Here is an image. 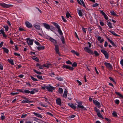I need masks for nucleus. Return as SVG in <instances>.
I'll return each instance as SVG.
<instances>
[{
    "label": "nucleus",
    "instance_id": "f257e3e1",
    "mask_svg": "<svg viewBox=\"0 0 123 123\" xmlns=\"http://www.w3.org/2000/svg\"><path fill=\"white\" fill-rule=\"evenodd\" d=\"M84 51L92 55L95 54V56H97L99 55V54L96 50H94L93 52V51L91 50V49L87 47H85L84 48Z\"/></svg>",
    "mask_w": 123,
    "mask_h": 123
},
{
    "label": "nucleus",
    "instance_id": "f03ea898",
    "mask_svg": "<svg viewBox=\"0 0 123 123\" xmlns=\"http://www.w3.org/2000/svg\"><path fill=\"white\" fill-rule=\"evenodd\" d=\"M51 23L53 25L55 26L57 29V31L59 33L61 36L63 35L62 32L60 29V26L57 23L54 22H52Z\"/></svg>",
    "mask_w": 123,
    "mask_h": 123
},
{
    "label": "nucleus",
    "instance_id": "7ed1b4c3",
    "mask_svg": "<svg viewBox=\"0 0 123 123\" xmlns=\"http://www.w3.org/2000/svg\"><path fill=\"white\" fill-rule=\"evenodd\" d=\"M0 6L4 8H8L13 6L12 5L7 4L4 3H0Z\"/></svg>",
    "mask_w": 123,
    "mask_h": 123
},
{
    "label": "nucleus",
    "instance_id": "20e7f679",
    "mask_svg": "<svg viewBox=\"0 0 123 123\" xmlns=\"http://www.w3.org/2000/svg\"><path fill=\"white\" fill-rule=\"evenodd\" d=\"M26 42L29 45H32L33 44L34 40L31 39L30 38H27L26 39Z\"/></svg>",
    "mask_w": 123,
    "mask_h": 123
},
{
    "label": "nucleus",
    "instance_id": "39448f33",
    "mask_svg": "<svg viewBox=\"0 0 123 123\" xmlns=\"http://www.w3.org/2000/svg\"><path fill=\"white\" fill-rule=\"evenodd\" d=\"M51 65L50 64H44L43 65H41V64L39 66V68L40 69H42L43 68L46 67L47 68H48L49 67L51 66Z\"/></svg>",
    "mask_w": 123,
    "mask_h": 123
},
{
    "label": "nucleus",
    "instance_id": "423d86ee",
    "mask_svg": "<svg viewBox=\"0 0 123 123\" xmlns=\"http://www.w3.org/2000/svg\"><path fill=\"white\" fill-rule=\"evenodd\" d=\"M101 51L104 55L106 59L108 58L109 54L104 49H102L101 50Z\"/></svg>",
    "mask_w": 123,
    "mask_h": 123
},
{
    "label": "nucleus",
    "instance_id": "0eeeda50",
    "mask_svg": "<svg viewBox=\"0 0 123 123\" xmlns=\"http://www.w3.org/2000/svg\"><path fill=\"white\" fill-rule=\"evenodd\" d=\"M104 64L108 69H112V66L110 63L105 62Z\"/></svg>",
    "mask_w": 123,
    "mask_h": 123
},
{
    "label": "nucleus",
    "instance_id": "6e6552de",
    "mask_svg": "<svg viewBox=\"0 0 123 123\" xmlns=\"http://www.w3.org/2000/svg\"><path fill=\"white\" fill-rule=\"evenodd\" d=\"M62 68L63 69L66 68V69H69V70H73L74 69V68L72 67H70L69 66L65 65L62 66Z\"/></svg>",
    "mask_w": 123,
    "mask_h": 123
},
{
    "label": "nucleus",
    "instance_id": "1a4fd4ad",
    "mask_svg": "<svg viewBox=\"0 0 123 123\" xmlns=\"http://www.w3.org/2000/svg\"><path fill=\"white\" fill-rule=\"evenodd\" d=\"M93 102L99 108L101 106L100 103L97 101L94 100H93Z\"/></svg>",
    "mask_w": 123,
    "mask_h": 123
},
{
    "label": "nucleus",
    "instance_id": "9d476101",
    "mask_svg": "<svg viewBox=\"0 0 123 123\" xmlns=\"http://www.w3.org/2000/svg\"><path fill=\"white\" fill-rule=\"evenodd\" d=\"M46 89L48 91L52 92L53 90H55V88L52 86H47Z\"/></svg>",
    "mask_w": 123,
    "mask_h": 123
},
{
    "label": "nucleus",
    "instance_id": "9b49d317",
    "mask_svg": "<svg viewBox=\"0 0 123 123\" xmlns=\"http://www.w3.org/2000/svg\"><path fill=\"white\" fill-rule=\"evenodd\" d=\"M2 34L3 37L6 38L7 37V35L5 34L4 29H2L0 30V34Z\"/></svg>",
    "mask_w": 123,
    "mask_h": 123
},
{
    "label": "nucleus",
    "instance_id": "f8f14e48",
    "mask_svg": "<svg viewBox=\"0 0 123 123\" xmlns=\"http://www.w3.org/2000/svg\"><path fill=\"white\" fill-rule=\"evenodd\" d=\"M56 101L57 105H59L60 106L61 105V100L60 98H57Z\"/></svg>",
    "mask_w": 123,
    "mask_h": 123
},
{
    "label": "nucleus",
    "instance_id": "ddd939ff",
    "mask_svg": "<svg viewBox=\"0 0 123 123\" xmlns=\"http://www.w3.org/2000/svg\"><path fill=\"white\" fill-rule=\"evenodd\" d=\"M26 26L28 28H31L32 27V25L28 21H26L25 22Z\"/></svg>",
    "mask_w": 123,
    "mask_h": 123
},
{
    "label": "nucleus",
    "instance_id": "4468645a",
    "mask_svg": "<svg viewBox=\"0 0 123 123\" xmlns=\"http://www.w3.org/2000/svg\"><path fill=\"white\" fill-rule=\"evenodd\" d=\"M44 27L46 29L49 30L50 29V25L46 23H43V24Z\"/></svg>",
    "mask_w": 123,
    "mask_h": 123
},
{
    "label": "nucleus",
    "instance_id": "2eb2a0df",
    "mask_svg": "<svg viewBox=\"0 0 123 123\" xmlns=\"http://www.w3.org/2000/svg\"><path fill=\"white\" fill-rule=\"evenodd\" d=\"M100 13L103 15L105 18L106 20L108 19V17L105 13L102 11H100Z\"/></svg>",
    "mask_w": 123,
    "mask_h": 123
},
{
    "label": "nucleus",
    "instance_id": "dca6fc26",
    "mask_svg": "<svg viewBox=\"0 0 123 123\" xmlns=\"http://www.w3.org/2000/svg\"><path fill=\"white\" fill-rule=\"evenodd\" d=\"M29 98H27L26 99H25V100L22 101L21 103H31L32 102L29 100Z\"/></svg>",
    "mask_w": 123,
    "mask_h": 123
},
{
    "label": "nucleus",
    "instance_id": "f3484780",
    "mask_svg": "<svg viewBox=\"0 0 123 123\" xmlns=\"http://www.w3.org/2000/svg\"><path fill=\"white\" fill-rule=\"evenodd\" d=\"M55 50L56 51V53L58 54H59L60 52L59 49V47L58 46L55 44Z\"/></svg>",
    "mask_w": 123,
    "mask_h": 123
},
{
    "label": "nucleus",
    "instance_id": "a211bd4d",
    "mask_svg": "<svg viewBox=\"0 0 123 123\" xmlns=\"http://www.w3.org/2000/svg\"><path fill=\"white\" fill-rule=\"evenodd\" d=\"M49 40L52 42L53 43H55V44L57 43V41L55 39L52 37H49Z\"/></svg>",
    "mask_w": 123,
    "mask_h": 123
},
{
    "label": "nucleus",
    "instance_id": "6ab92c4d",
    "mask_svg": "<svg viewBox=\"0 0 123 123\" xmlns=\"http://www.w3.org/2000/svg\"><path fill=\"white\" fill-rule=\"evenodd\" d=\"M33 114L39 118H42V115L39 113H36L35 112H34Z\"/></svg>",
    "mask_w": 123,
    "mask_h": 123
},
{
    "label": "nucleus",
    "instance_id": "aec40b11",
    "mask_svg": "<svg viewBox=\"0 0 123 123\" xmlns=\"http://www.w3.org/2000/svg\"><path fill=\"white\" fill-rule=\"evenodd\" d=\"M68 105L69 106L74 110L76 108V106L71 103H69L68 104Z\"/></svg>",
    "mask_w": 123,
    "mask_h": 123
},
{
    "label": "nucleus",
    "instance_id": "412c9836",
    "mask_svg": "<svg viewBox=\"0 0 123 123\" xmlns=\"http://www.w3.org/2000/svg\"><path fill=\"white\" fill-rule=\"evenodd\" d=\"M68 91L66 89H65L64 92L63 97L65 98L67 97L68 94Z\"/></svg>",
    "mask_w": 123,
    "mask_h": 123
},
{
    "label": "nucleus",
    "instance_id": "4be33fe9",
    "mask_svg": "<svg viewBox=\"0 0 123 123\" xmlns=\"http://www.w3.org/2000/svg\"><path fill=\"white\" fill-rule=\"evenodd\" d=\"M77 107L78 108L82 109L83 110L85 111L87 110V109L82 105H78Z\"/></svg>",
    "mask_w": 123,
    "mask_h": 123
},
{
    "label": "nucleus",
    "instance_id": "5701e85b",
    "mask_svg": "<svg viewBox=\"0 0 123 123\" xmlns=\"http://www.w3.org/2000/svg\"><path fill=\"white\" fill-rule=\"evenodd\" d=\"M77 12L78 13L79 15L80 16H82L83 15L81 10L78 9H77Z\"/></svg>",
    "mask_w": 123,
    "mask_h": 123
},
{
    "label": "nucleus",
    "instance_id": "b1692460",
    "mask_svg": "<svg viewBox=\"0 0 123 123\" xmlns=\"http://www.w3.org/2000/svg\"><path fill=\"white\" fill-rule=\"evenodd\" d=\"M107 39L108 40V41L114 47L116 46V45L111 40L108 38H107Z\"/></svg>",
    "mask_w": 123,
    "mask_h": 123
},
{
    "label": "nucleus",
    "instance_id": "393cba45",
    "mask_svg": "<svg viewBox=\"0 0 123 123\" xmlns=\"http://www.w3.org/2000/svg\"><path fill=\"white\" fill-rule=\"evenodd\" d=\"M45 49V46H39L37 47V49L39 50H43Z\"/></svg>",
    "mask_w": 123,
    "mask_h": 123
},
{
    "label": "nucleus",
    "instance_id": "a878e982",
    "mask_svg": "<svg viewBox=\"0 0 123 123\" xmlns=\"http://www.w3.org/2000/svg\"><path fill=\"white\" fill-rule=\"evenodd\" d=\"M107 25L108 27L111 28H112L113 26L112 25L111 23L110 22H108V21H107Z\"/></svg>",
    "mask_w": 123,
    "mask_h": 123
},
{
    "label": "nucleus",
    "instance_id": "bb28decb",
    "mask_svg": "<svg viewBox=\"0 0 123 123\" xmlns=\"http://www.w3.org/2000/svg\"><path fill=\"white\" fill-rule=\"evenodd\" d=\"M12 65H13L14 63L13 61L11 59H8L7 60Z\"/></svg>",
    "mask_w": 123,
    "mask_h": 123
},
{
    "label": "nucleus",
    "instance_id": "cd10ccee",
    "mask_svg": "<svg viewBox=\"0 0 123 123\" xmlns=\"http://www.w3.org/2000/svg\"><path fill=\"white\" fill-rule=\"evenodd\" d=\"M34 26L36 29L40 30V26L38 25H35Z\"/></svg>",
    "mask_w": 123,
    "mask_h": 123
},
{
    "label": "nucleus",
    "instance_id": "c85d7f7f",
    "mask_svg": "<svg viewBox=\"0 0 123 123\" xmlns=\"http://www.w3.org/2000/svg\"><path fill=\"white\" fill-rule=\"evenodd\" d=\"M2 49L4 50V51L5 52L7 53H8L9 50L7 49L5 47H3L2 48Z\"/></svg>",
    "mask_w": 123,
    "mask_h": 123
},
{
    "label": "nucleus",
    "instance_id": "c756f323",
    "mask_svg": "<svg viewBox=\"0 0 123 123\" xmlns=\"http://www.w3.org/2000/svg\"><path fill=\"white\" fill-rule=\"evenodd\" d=\"M110 13L113 16H118L113 11H111Z\"/></svg>",
    "mask_w": 123,
    "mask_h": 123
},
{
    "label": "nucleus",
    "instance_id": "7c9ffc66",
    "mask_svg": "<svg viewBox=\"0 0 123 123\" xmlns=\"http://www.w3.org/2000/svg\"><path fill=\"white\" fill-rule=\"evenodd\" d=\"M61 36V41H62L63 44H64L65 42L64 37L62 36Z\"/></svg>",
    "mask_w": 123,
    "mask_h": 123
},
{
    "label": "nucleus",
    "instance_id": "2f4dec72",
    "mask_svg": "<svg viewBox=\"0 0 123 123\" xmlns=\"http://www.w3.org/2000/svg\"><path fill=\"white\" fill-rule=\"evenodd\" d=\"M33 70L34 72L36 73H37V74H38L40 75L42 74V73L41 72H39L38 71L36 70L35 69H33Z\"/></svg>",
    "mask_w": 123,
    "mask_h": 123
},
{
    "label": "nucleus",
    "instance_id": "473e14b6",
    "mask_svg": "<svg viewBox=\"0 0 123 123\" xmlns=\"http://www.w3.org/2000/svg\"><path fill=\"white\" fill-rule=\"evenodd\" d=\"M115 93L116 94L119 96L120 97H121L122 98H123V96L119 92H116Z\"/></svg>",
    "mask_w": 123,
    "mask_h": 123
},
{
    "label": "nucleus",
    "instance_id": "72a5a7b5",
    "mask_svg": "<svg viewBox=\"0 0 123 123\" xmlns=\"http://www.w3.org/2000/svg\"><path fill=\"white\" fill-rule=\"evenodd\" d=\"M94 110L97 113V114L100 112V111L97 107H95L94 108Z\"/></svg>",
    "mask_w": 123,
    "mask_h": 123
},
{
    "label": "nucleus",
    "instance_id": "f704fd0d",
    "mask_svg": "<svg viewBox=\"0 0 123 123\" xmlns=\"http://www.w3.org/2000/svg\"><path fill=\"white\" fill-rule=\"evenodd\" d=\"M56 79L58 80L59 81H62L63 80V79L61 77H56Z\"/></svg>",
    "mask_w": 123,
    "mask_h": 123
},
{
    "label": "nucleus",
    "instance_id": "c9c22d12",
    "mask_svg": "<svg viewBox=\"0 0 123 123\" xmlns=\"http://www.w3.org/2000/svg\"><path fill=\"white\" fill-rule=\"evenodd\" d=\"M97 115L98 116V117L100 118H102L103 119L104 118L103 117L102 115L100 114V112L99 113H98L97 114Z\"/></svg>",
    "mask_w": 123,
    "mask_h": 123
},
{
    "label": "nucleus",
    "instance_id": "e433bc0d",
    "mask_svg": "<svg viewBox=\"0 0 123 123\" xmlns=\"http://www.w3.org/2000/svg\"><path fill=\"white\" fill-rule=\"evenodd\" d=\"M109 32L114 35L116 36H118V35L114 32L113 31H110Z\"/></svg>",
    "mask_w": 123,
    "mask_h": 123
},
{
    "label": "nucleus",
    "instance_id": "4c0bfd02",
    "mask_svg": "<svg viewBox=\"0 0 123 123\" xmlns=\"http://www.w3.org/2000/svg\"><path fill=\"white\" fill-rule=\"evenodd\" d=\"M0 118L2 120H4L5 118V117L4 115V114L3 113L1 114Z\"/></svg>",
    "mask_w": 123,
    "mask_h": 123
},
{
    "label": "nucleus",
    "instance_id": "58836bf2",
    "mask_svg": "<svg viewBox=\"0 0 123 123\" xmlns=\"http://www.w3.org/2000/svg\"><path fill=\"white\" fill-rule=\"evenodd\" d=\"M69 16L71 17V16L70 14L68 12V11L66 13V17L67 18H69Z\"/></svg>",
    "mask_w": 123,
    "mask_h": 123
},
{
    "label": "nucleus",
    "instance_id": "ea45409f",
    "mask_svg": "<svg viewBox=\"0 0 123 123\" xmlns=\"http://www.w3.org/2000/svg\"><path fill=\"white\" fill-rule=\"evenodd\" d=\"M59 92L60 94H62L63 92V90L61 88H59Z\"/></svg>",
    "mask_w": 123,
    "mask_h": 123
},
{
    "label": "nucleus",
    "instance_id": "a19ab883",
    "mask_svg": "<svg viewBox=\"0 0 123 123\" xmlns=\"http://www.w3.org/2000/svg\"><path fill=\"white\" fill-rule=\"evenodd\" d=\"M31 79L35 81H38V80L36 78H34L32 76H30Z\"/></svg>",
    "mask_w": 123,
    "mask_h": 123
},
{
    "label": "nucleus",
    "instance_id": "79ce46f5",
    "mask_svg": "<svg viewBox=\"0 0 123 123\" xmlns=\"http://www.w3.org/2000/svg\"><path fill=\"white\" fill-rule=\"evenodd\" d=\"M4 27L5 29V30L6 31H7L8 30L9 28L7 25H5L4 26Z\"/></svg>",
    "mask_w": 123,
    "mask_h": 123
},
{
    "label": "nucleus",
    "instance_id": "37998d69",
    "mask_svg": "<svg viewBox=\"0 0 123 123\" xmlns=\"http://www.w3.org/2000/svg\"><path fill=\"white\" fill-rule=\"evenodd\" d=\"M109 79H110V80H111V81H113V82L114 83H116V82L111 77H109Z\"/></svg>",
    "mask_w": 123,
    "mask_h": 123
},
{
    "label": "nucleus",
    "instance_id": "c03bdc74",
    "mask_svg": "<svg viewBox=\"0 0 123 123\" xmlns=\"http://www.w3.org/2000/svg\"><path fill=\"white\" fill-rule=\"evenodd\" d=\"M114 101L115 102V103L117 105L119 104L120 102L119 101L118 99L115 100Z\"/></svg>",
    "mask_w": 123,
    "mask_h": 123
},
{
    "label": "nucleus",
    "instance_id": "a18cd8bd",
    "mask_svg": "<svg viewBox=\"0 0 123 123\" xmlns=\"http://www.w3.org/2000/svg\"><path fill=\"white\" fill-rule=\"evenodd\" d=\"M112 115L114 117H117V113L115 111H114V112L112 113Z\"/></svg>",
    "mask_w": 123,
    "mask_h": 123
},
{
    "label": "nucleus",
    "instance_id": "49530a36",
    "mask_svg": "<svg viewBox=\"0 0 123 123\" xmlns=\"http://www.w3.org/2000/svg\"><path fill=\"white\" fill-rule=\"evenodd\" d=\"M30 93V91L29 90H25L24 93Z\"/></svg>",
    "mask_w": 123,
    "mask_h": 123
},
{
    "label": "nucleus",
    "instance_id": "de8ad7c7",
    "mask_svg": "<svg viewBox=\"0 0 123 123\" xmlns=\"http://www.w3.org/2000/svg\"><path fill=\"white\" fill-rule=\"evenodd\" d=\"M46 114H47L48 115H49L51 117H53V115L52 114H51L49 112H47Z\"/></svg>",
    "mask_w": 123,
    "mask_h": 123
},
{
    "label": "nucleus",
    "instance_id": "09e8293b",
    "mask_svg": "<svg viewBox=\"0 0 123 123\" xmlns=\"http://www.w3.org/2000/svg\"><path fill=\"white\" fill-rule=\"evenodd\" d=\"M72 66L73 67H76L77 66V63L76 62H74L72 64Z\"/></svg>",
    "mask_w": 123,
    "mask_h": 123
},
{
    "label": "nucleus",
    "instance_id": "8fccbe9b",
    "mask_svg": "<svg viewBox=\"0 0 123 123\" xmlns=\"http://www.w3.org/2000/svg\"><path fill=\"white\" fill-rule=\"evenodd\" d=\"M37 77L40 80H43L42 76H41L37 75Z\"/></svg>",
    "mask_w": 123,
    "mask_h": 123
},
{
    "label": "nucleus",
    "instance_id": "3c124183",
    "mask_svg": "<svg viewBox=\"0 0 123 123\" xmlns=\"http://www.w3.org/2000/svg\"><path fill=\"white\" fill-rule=\"evenodd\" d=\"M66 63L67 64H72V63L69 60L66 61Z\"/></svg>",
    "mask_w": 123,
    "mask_h": 123
},
{
    "label": "nucleus",
    "instance_id": "603ef678",
    "mask_svg": "<svg viewBox=\"0 0 123 123\" xmlns=\"http://www.w3.org/2000/svg\"><path fill=\"white\" fill-rule=\"evenodd\" d=\"M33 118L34 121L37 122V121L38 120H39V119L35 117H34Z\"/></svg>",
    "mask_w": 123,
    "mask_h": 123
},
{
    "label": "nucleus",
    "instance_id": "864d4df0",
    "mask_svg": "<svg viewBox=\"0 0 123 123\" xmlns=\"http://www.w3.org/2000/svg\"><path fill=\"white\" fill-rule=\"evenodd\" d=\"M80 2L82 3L83 6V7H85V5L84 2L83 1V0H80Z\"/></svg>",
    "mask_w": 123,
    "mask_h": 123
},
{
    "label": "nucleus",
    "instance_id": "5fc2aeb1",
    "mask_svg": "<svg viewBox=\"0 0 123 123\" xmlns=\"http://www.w3.org/2000/svg\"><path fill=\"white\" fill-rule=\"evenodd\" d=\"M47 87V86H46L44 85V86H42L41 88L42 89L45 90L46 88V89Z\"/></svg>",
    "mask_w": 123,
    "mask_h": 123
},
{
    "label": "nucleus",
    "instance_id": "6e6d98bb",
    "mask_svg": "<svg viewBox=\"0 0 123 123\" xmlns=\"http://www.w3.org/2000/svg\"><path fill=\"white\" fill-rule=\"evenodd\" d=\"M98 4L97 3H95L93 4V5L92 6L93 7H96L98 6Z\"/></svg>",
    "mask_w": 123,
    "mask_h": 123
},
{
    "label": "nucleus",
    "instance_id": "4d7b16f0",
    "mask_svg": "<svg viewBox=\"0 0 123 123\" xmlns=\"http://www.w3.org/2000/svg\"><path fill=\"white\" fill-rule=\"evenodd\" d=\"M105 119L108 122H111V119H108V118L106 117H105Z\"/></svg>",
    "mask_w": 123,
    "mask_h": 123
},
{
    "label": "nucleus",
    "instance_id": "13d9d810",
    "mask_svg": "<svg viewBox=\"0 0 123 123\" xmlns=\"http://www.w3.org/2000/svg\"><path fill=\"white\" fill-rule=\"evenodd\" d=\"M77 82L79 83L78 85H81L82 84V83L80 81L78 80H76Z\"/></svg>",
    "mask_w": 123,
    "mask_h": 123
},
{
    "label": "nucleus",
    "instance_id": "bf43d9fd",
    "mask_svg": "<svg viewBox=\"0 0 123 123\" xmlns=\"http://www.w3.org/2000/svg\"><path fill=\"white\" fill-rule=\"evenodd\" d=\"M14 55L16 56H20V54H18L14 52Z\"/></svg>",
    "mask_w": 123,
    "mask_h": 123
},
{
    "label": "nucleus",
    "instance_id": "052dcab7",
    "mask_svg": "<svg viewBox=\"0 0 123 123\" xmlns=\"http://www.w3.org/2000/svg\"><path fill=\"white\" fill-rule=\"evenodd\" d=\"M108 44L107 42L106 41L105 42V44L104 45V46L105 47H107L108 46Z\"/></svg>",
    "mask_w": 123,
    "mask_h": 123
},
{
    "label": "nucleus",
    "instance_id": "680f3d73",
    "mask_svg": "<svg viewBox=\"0 0 123 123\" xmlns=\"http://www.w3.org/2000/svg\"><path fill=\"white\" fill-rule=\"evenodd\" d=\"M11 94L13 95H16L17 94H19L18 93V92H12L11 93Z\"/></svg>",
    "mask_w": 123,
    "mask_h": 123
},
{
    "label": "nucleus",
    "instance_id": "e2e57ef3",
    "mask_svg": "<svg viewBox=\"0 0 123 123\" xmlns=\"http://www.w3.org/2000/svg\"><path fill=\"white\" fill-rule=\"evenodd\" d=\"M27 116V115L26 114L23 115L21 116V118H25V117H26Z\"/></svg>",
    "mask_w": 123,
    "mask_h": 123
},
{
    "label": "nucleus",
    "instance_id": "0e129e2a",
    "mask_svg": "<svg viewBox=\"0 0 123 123\" xmlns=\"http://www.w3.org/2000/svg\"><path fill=\"white\" fill-rule=\"evenodd\" d=\"M62 19L63 20V21L64 22H67V21L64 18L63 16H62Z\"/></svg>",
    "mask_w": 123,
    "mask_h": 123
},
{
    "label": "nucleus",
    "instance_id": "69168bd1",
    "mask_svg": "<svg viewBox=\"0 0 123 123\" xmlns=\"http://www.w3.org/2000/svg\"><path fill=\"white\" fill-rule=\"evenodd\" d=\"M35 43L37 45H40L39 43L37 41H35Z\"/></svg>",
    "mask_w": 123,
    "mask_h": 123
},
{
    "label": "nucleus",
    "instance_id": "338daca9",
    "mask_svg": "<svg viewBox=\"0 0 123 123\" xmlns=\"http://www.w3.org/2000/svg\"><path fill=\"white\" fill-rule=\"evenodd\" d=\"M41 105L42 106H43L44 107H47V106L46 105H45V104L43 103H42L41 104Z\"/></svg>",
    "mask_w": 123,
    "mask_h": 123
},
{
    "label": "nucleus",
    "instance_id": "774afa93",
    "mask_svg": "<svg viewBox=\"0 0 123 123\" xmlns=\"http://www.w3.org/2000/svg\"><path fill=\"white\" fill-rule=\"evenodd\" d=\"M120 62L122 66H123V59L121 60Z\"/></svg>",
    "mask_w": 123,
    "mask_h": 123
}]
</instances>
